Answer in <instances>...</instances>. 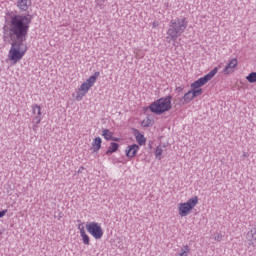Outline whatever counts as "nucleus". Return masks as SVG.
<instances>
[{"label": "nucleus", "mask_w": 256, "mask_h": 256, "mask_svg": "<svg viewBox=\"0 0 256 256\" xmlns=\"http://www.w3.org/2000/svg\"><path fill=\"white\" fill-rule=\"evenodd\" d=\"M86 230L94 239L99 240L103 238V227L98 222H89L86 224Z\"/></svg>", "instance_id": "0eeeda50"}, {"label": "nucleus", "mask_w": 256, "mask_h": 256, "mask_svg": "<svg viewBox=\"0 0 256 256\" xmlns=\"http://www.w3.org/2000/svg\"><path fill=\"white\" fill-rule=\"evenodd\" d=\"M4 215H7V210L0 211V219H3Z\"/></svg>", "instance_id": "5701e85b"}, {"label": "nucleus", "mask_w": 256, "mask_h": 256, "mask_svg": "<svg viewBox=\"0 0 256 256\" xmlns=\"http://www.w3.org/2000/svg\"><path fill=\"white\" fill-rule=\"evenodd\" d=\"M238 65L239 61L237 60V58H232L231 60H229L228 64L223 69L224 75H230V73H234Z\"/></svg>", "instance_id": "6e6552de"}, {"label": "nucleus", "mask_w": 256, "mask_h": 256, "mask_svg": "<svg viewBox=\"0 0 256 256\" xmlns=\"http://www.w3.org/2000/svg\"><path fill=\"white\" fill-rule=\"evenodd\" d=\"M199 205V197L193 196L189 198L187 202H181L178 204V215L180 217H187Z\"/></svg>", "instance_id": "423d86ee"}, {"label": "nucleus", "mask_w": 256, "mask_h": 256, "mask_svg": "<svg viewBox=\"0 0 256 256\" xmlns=\"http://www.w3.org/2000/svg\"><path fill=\"white\" fill-rule=\"evenodd\" d=\"M33 129H34V131H36L37 130V125H34Z\"/></svg>", "instance_id": "393cba45"}, {"label": "nucleus", "mask_w": 256, "mask_h": 256, "mask_svg": "<svg viewBox=\"0 0 256 256\" xmlns=\"http://www.w3.org/2000/svg\"><path fill=\"white\" fill-rule=\"evenodd\" d=\"M137 153H139V145L137 144L128 145L125 149V155L128 159H133V157H137Z\"/></svg>", "instance_id": "1a4fd4ad"}, {"label": "nucleus", "mask_w": 256, "mask_h": 256, "mask_svg": "<svg viewBox=\"0 0 256 256\" xmlns=\"http://www.w3.org/2000/svg\"><path fill=\"white\" fill-rule=\"evenodd\" d=\"M187 25V17L185 16L172 19L170 21L169 29L167 30V39H170V41H177V37H180L182 33H185Z\"/></svg>", "instance_id": "f03ea898"}, {"label": "nucleus", "mask_w": 256, "mask_h": 256, "mask_svg": "<svg viewBox=\"0 0 256 256\" xmlns=\"http://www.w3.org/2000/svg\"><path fill=\"white\" fill-rule=\"evenodd\" d=\"M162 155H163V148H161V146L156 147L155 157L156 159H158V161H161V159H163Z\"/></svg>", "instance_id": "aec40b11"}, {"label": "nucleus", "mask_w": 256, "mask_h": 256, "mask_svg": "<svg viewBox=\"0 0 256 256\" xmlns=\"http://www.w3.org/2000/svg\"><path fill=\"white\" fill-rule=\"evenodd\" d=\"M99 72H95L92 76L86 79L79 87L76 92L75 100L82 101L83 97L89 93V90L97 83V79H99Z\"/></svg>", "instance_id": "39448f33"}, {"label": "nucleus", "mask_w": 256, "mask_h": 256, "mask_svg": "<svg viewBox=\"0 0 256 256\" xmlns=\"http://www.w3.org/2000/svg\"><path fill=\"white\" fill-rule=\"evenodd\" d=\"M102 136L104 139H106V141H120L119 138L113 136V132H111L109 129H104L102 131Z\"/></svg>", "instance_id": "2eb2a0df"}, {"label": "nucleus", "mask_w": 256, "mask_h": 256, "mask_svg": "<svg viewBox=\"0 0 256 256\" xmlns=\"http://www.w3.org/2000/svg\"><path fill=\"white\" fill-rule=\"evenodd\" d=\"M172 100L173 97L171 96L159 98L150 104L149 109L151 113H154L155 115H163L173 109V103L171 102Z\"/></svg>", "instance_id": "7ed1b4c3"}, {"label": "nucleus", "mask_w": 256, "mask_h": 256, "mask_svg": "<svg viewBox=\"0 0 256 256\" xmlns=\"http://www.w3.org/2000/svg\"><path fill=\"white\" fill-rule=\"evenodd\" d=\"M197 97L191 90H189L187 93L184 94L182 97V105H187L188 103H191L193 99Z\"/></svg>", "instance_id": "4468645a"}, {"label": "nucleus", "mask_w": 256, "mask_h": 256, "mask_svg": "<svg viewBox=\"0 0 256 256\" xmlns=\"http://www.w3.org/2000/svg\"><path fill=\"white\" fill-rule=\"evenodd\" d=\"M117 151H119V144L112 142L110 143V146L106 151V155H111V153H117Z\"/></svg>", "instance_id": "f3484780"}, {"label": "nucleus", "mask_w": 256, "mask_h": 256, "mask_svg": "<svg viewBox=\"0 0 256 256\" xmlns=\"http://www.w3.org/2000/svg\"><path fill=\"white\" fill-rule=\"evenodd\" d=\"M223 239V236L221 234H218L215 236V241H221Z\"/></svg>", "instance_id": "b1692460"}, {"label": "nucleus", "mask_w": 256, "mask_h": 256, "mask_svg": "<svg viewBox=\"0 0 256 256\" xmlns=\"http://www.w3.org/2000/svg\"><path fill=\"white\" fill-rule=\"evenodd\" d=\"M78 230L82 239V243L84 245H91V238L89 237V234H87V232L85 231V226H83V224H79Z\"/></svg>", "instance_id": "9b49d317"}, {"label": "nucleus", "mask_w": 256, "mask_h": 256, "mask_svg": "<svg viewBox=\"0 0 256 256\" xmlns=\"http://www.w3.org/2000/svg\"><path fill=\"white\" fill-rule=\"evenodd\" d=\"M219 71V69L217 67H215L212 71H210L208 74H206L205 76L199 78L198 80L194 81L190 87H191V92L196 96V97H200V95H203V87L204 85H207V83H209V81H211V79H213V77H215V75H217V72Z\"/></svg>", "instance_id": "20e7f679"}, {"label": "nucleus", "mask_w": 256, "mask_h": 256, "mask_svg": "<svg viewBox=\"0 0 256 256\" xmlns=\"http://www.w3.org/2000/svg\"><path fill=\"white\" fill-rule=\"evenodd\" d=\"M16 5L20 11H29L31 0H17Z\"/></svg>", "instance_id": "f8f14e48"}, {"label": "nucleus", "mask_w": 256, "mask_h": 256, "mask_svg": "<svg viewBox=\"0 0 256 256\" xmlns=\"http://www.w3.org/2000/svg\"><path fill=\"white\" fill-rule=\"evenodd\" d=\"M142 125L143 127H149V125H151V119L146 118L142 121Z\"/></svg>", "instance_id": "4be33fe9"}, {"label": "nucleus", "mask_w": 256, "mask_h": 256, "mask_svg": "<svg viewBox=\"0 0 256 256\" xmlns=\"http://www.w3.org/2000/svg\"><path fill=\"white\" fill-rule=\"evenodd\" d=\"M103 143V140L101 139V137H96L93 139L92 141V150L94 153H97V151H99V149H101V144Z\"/></svg>", "instance_id": "dca6fc26"}, {"label": "nucleus", "mask_w": 256, "mask_h": 256, "mask_svg": "<svg viewBox=\"0 0 256 256\" xmlns=\"http://www.w3.org/2000/svg\"><path fill=\"white\" fill-rule=\"evenodd\" d=\"M246 79L249 83H256V72L250 73Z\"/></svg>", "instance_id": "412c9836"}, {"label": "nucleus", "mask_w": 256, "mask_h": 256, "mask_svg": "<svg viewBox=\"0 0 256 256\" xmlns=\"http://www.w3.org/2000/svg\"><path fill=\"white\" fill-rule=\"evenodd\" d=\"M134 137H135L138 145H140V147H142L143 145H146L147 138H145V136L143 134H141V132H139V130H134Z\"/></svg>", "instance_id": "ddd939ff"}, {"label": "nucleus", "mask_w": 256, "mask_h": 256, "mask_svg": "<svg viewBox=\"0 0 256 256\" xmlns=\"http://www.w3.org/2000/svg\"><path fill=\"white\" fill-rule=\"evenodd\" d=\"M251 235V243L256 247V225L249 231L248 235Z\"/></svg>", "instance_id": "6ab92c4d"}, {"label": "nucleus", "mask_w": 256, "mask_h": 256, "mask_svg": "<svg viewBox=\"0 0 256 256\" xmlns=\"http://www.w3.org/2000/svg\"><path fill=\"white\" fill-rule=\"evenodd\" d=\"M189 253H191V248L189 245H184L177 256H189Z\"/></svg>", "instance_id": "a211bd4d"}, {"label": "nucleus", "mask_w": 256, "mask_h": 256, "mask_svg": "<svg viewBox=\"0 0 256 256\" xmlns=\"http://www.w3.org/2000/svg\"><path fill=\"white\" fill-rule=\"evenodd\" d=\"M32 113L34 115H36L34 118H33V123H35V125H39V123H41V115H43V113L41 112V106L38 105V104H33L32 107Z\"/></svg>", "instance_id": "9d476101"}, {"label": "nucleus", "mask_w": 256, "mask_h": 256, "mask_svg": "<svg viewBox=\"0 0 256 256\" xmlns=\"http://www.w3.org/2000/svg\"><path fill=\"white\" fill-rule=\"evenodd\" d=\"M31 21H33L31 14L16 15L11 18L9 31L12 44L8 52V59L12 65H17L25 57V53H27L28 48L25 41H27Z\"/></svg>", "instance_id": "f257e3e1"}]
</instances>
